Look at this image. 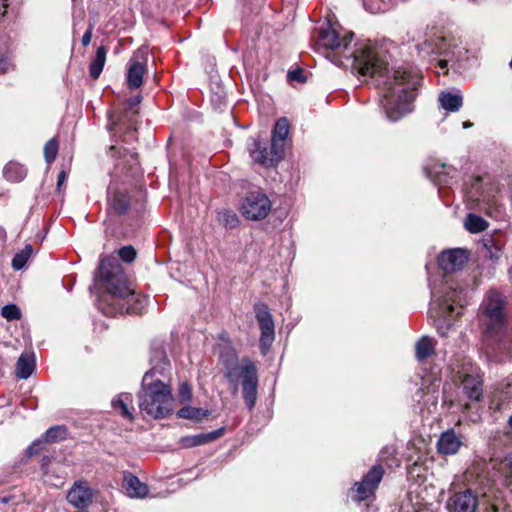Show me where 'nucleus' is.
Listing matches in <instances>:
<instances>
[{
    "label": "nucleus",
    "instance_id": "nucleus-1",
    "mask_svg": "<svg viewBox=\"0 0 512 512\" xmlns=\"http://www.w3.org/2000/svg\"><path fill=\"white\" fill-rule=\"evenodd\" d=\"M98 270L99 279L107 291V295L100 301L103 313L109 316L138 313L141 301L118 260L114 257L105 258L100 262Z\"/></svg>",
    "mask_w": 512,
    "mask_h": 512
},
{
    "label": "nucleus",
    "instance_id": "nucleus-2",
    "mask_svg": "<svg viewBox=\"0 0 512 512\" xmlns=\"http://www.w3.org/2000/svg\"><path fill=\"white\" fill-rule=\"evenodd\" d=\"M380 104L387 119L396 122L413 110L420 79L410 71L397 69L379 84Z\"/></svg>",
    "mask_w": 512,
    "mask_h": 512
},
{
    "label": "nucleus",
    "instance_id": "nucleus-3",
    "mask_svg": "<svg viewBox=\"0 0 512 512\" xmlns=\"http://www.w3.org/2000/svg\"><path fill=\"white\" fill-rule=\"evenodd\" d=\"M154 372L144 374L141 389L138 392L139 408L146 415L154 418H164L172 411L171 389L163 381L154 379Z\"/></svg>",
    "mask_w": 512,
    "mask_h": 512
},
{
    "label": "nucleus",
    "instance_id": "nucleus-4",
    "mask_svg": "<svg viewBox=\"0 0 512 512\" xmlns=\"http://www.w3.org/2000/svg\"><path fill=\"white\" fill-rule=\"evenodd\" d=\"M225 377L237 391L238 381L241 383L242 395L249 410L255 406L258 391V370L255 363L249 358H243L240 363L233 367H227Z\"/></svg>",
    "mask_w": 512,
    "mask_h": 512
},
{
    "label": "nucleus",
    "instance_id": "nucleus-5",
    "mask_svg": "<svg viewBox=\"0 0 512 512\" xmlns=\"http://www.w3.org/2000/svg\"><path fill=\"white\" fill-rule=\"evenodd\" d=\"M481 322L485 326V334L493 337L500 335L505 327L504 300L496 291L488 293L482 303Z\"/></svg>",
    "mask_w": 512,
    "mask_h": 512
},
{
    "label": "nucleus",
    "instance_id": "nucleus-6",
    "mask_svg": "<svg viewBox=\"0 0 512 512\" xmlns=\"http://www.w3.org/2000/svg\"><path fill=\"white\" fill-rule=\"evenodd\" d=\"M352 67L362 76L375 77L386 70V63L370 47H361L353 53Z\"/></svg>",
    "mask_w": 512,
    "mask_h": 512
},
{
    "label": "nucleus",
    "instance_id": "nucleus-7",
    "mask_svg": "<svg viewBox=\"0 0 512 512\" xmlns=\"http://www.w3.org/2000/svg\"><path fill=\"white\" fill-rule=\"evenodd\" d=\"M271 210V202L266 194L261 191H251L243 199L241 204L242 215L252 221L266 218Z\"/></svg>",
    "mask_w": 512,
    "mask_h": 512
},
{
    "label": "nucleus",
    "instance_id": "nucleus-8",
    "mask_svg": "<svg viewBox=\"0 0 512 512\" xmlns=\"http://www.w3.org/2000/svg\"><path fill=\"white\" fill-rule=\"evenodd\" d=\"M479 495H486V492H473L470 488L453 492L449 495L445 508L448 512H476Z\"/></svg>",
    "mask_w": 512,
    "mask_h": 512
},
{
    "label": "nucleus",
    "instance_id": "nucleus-9",
    "mask_svg": "<svg viewBox=\"0 0 512 512\" xmlns=\"http://www.w3.org/2000/svg\"><path fill=\"white\" fill-rule=\"evenodd\" d=\"M461 301V292H457L455 289L446 292L442 297H437L436 294L433 293L431 309L435 311L437 316L443 318L444 321H449L453 317L455 305H459L460 308L463 307Z\"/></svg>",
    "mask_w": 512,
    "mask_h": 512
},
{
    "label": "nucleus",
    "instance_id": "nucleus-10",
    "mask_svg": "<svg viewBox=\"0 0 512 512\" xmlns=\"http://www.w3.org/2000/svg\"><path fill=\"white\" fill-rule=\"evenodd\" d=\"M384 475V469L381 465H374L363 477L361 482L355 483V499L363 501L374 494Z\"/></svg>",
    "mask_w": 512,
    "mask_h": 512
},
{
    "label": "nucleus",
    "instance_id": "nucleus-11",
    "mask_svg": "<svg viewBox=\"0 0 512 512\" xmlns=\"http://www.w3.org/2000/svg\"><path fill=\"white\" fill-rule=\"evenodd\" d=\"M249 153L254 162L264 166H276L284 157V154L276 150L271 144L270 150L267 149L259 139H253L249 145Z\"/></svg>",
    "mask_w": 512,
    "mask_h": 512
},
{
    "label": "nucleus",
    "instance_id": "nucleus-12",
    "mask_svg": "<svg viewBox=\"0 0 512 512\" xmlns=\"http://www.w3.org/2000/svg\"><path fill=\"white\" fill-rule=\"evenodd\" d=\"M255 316L261 330L260 347L269 348L274 341V321L268 307L263 303L254 306Z\"/></svg>",
    "mask_w": 512,
    "mask_h": 512
},
{
    "label": "nucleus",
    "instance_id": "nucleus-13",
    "mask_svg": "<svg viewBox=\"0 0 512 512\" xmlns=\"http://www.w3.org/2000/svg\"><path fill=\"white\" fill-rule=\"evenodd\" d=\"M353 33H346L343 36L337 32L335 28L328 25L326 28H322L319 31L318 44L327 50H340L347 49Z\"/></svg>",
    "mask_w": 512,
    "mask_h": 512
},
{
    "label": "nucleus",
    "instance_id": "nucleus-14",
    "mask_svg": "<svg viewBox=\"0 0 512 512\" xmlns=\"http://www.w3.org/2000/svg\"><path fill=\"white\" fill-rule=\"evenodd\" d=\"M468 260L466 252L462 249H451L442 252L438 262L440 268L446 273L456 272L464 267Z\"/></svg>",
    "mask_w": 512,
    "mask_h": 512
},
{
    "label": "nucleus",
    "instance_id": "nucleus-15",
    "mask_svg": "<svg viewBox=\"0 0 512 512\" xmlns=\"http://www.w3.org/2000/svg\"><path fill=\"white\" fill-rule=\"evenodd\" d=\"M144 49H139L129 61L127 71V85L130 89H138L143 84V77L147 72V67L144 62L139 60V56L144 54Z\"/></svg>",
    "mask_w": 512,
    "mask_h": 512
},
{
    "label": "nucleus",
    "instance_id": "nucleus-16",
    "mask_svg": "<svg viewBox=\"0 0 512 512\" xmlns=\"http://www.w3.org/2000/svg\"><path fill=\"white\" fill-rule=\"evenodd\" d=\"M92 498V490L85 482H75L67 494V501L79 510L86 509Z\"/></svg>",
    "mask_w": 512,
    "mask_h": 512
},
{
    "label": "nucleus",
    "instance_id": "nucleus-17",
    "mask_svg": "<svg viewBox=\"0 0 512 512\" xmlns=\"http://www.w3.org/2000/svg\"><path fill=\"white\" fill-rule=\"evenodd\" d=\"M462 387L470 400L480 401L482 399V378L478 373H465L462 378Z\"/></svg>",
    "mask_w": 512,
    "mask_h": 512
},
{
    "label": "nucleus",
    "instance_id": "nucleus-18",
    "mask_svg": "<svg viewBox=\"0 0 512 512\" xmlns=\"http://www.w3.org/2000/svg\"><path fill=\"white\" fill-rule=\"evenodd\" d=\"M462 441L453 429L443 432L437 442V450L443 455H453L458 452Z\"/></svg>",
    "mask_w": 512,
    "mask_h": 512
},
{
    "label": "nucleus",
    "instance_id": "nucleus-19",
    "mask_svg": "<svg viewBox=\"0 0 512 512\" xmlns=\"http://www.w3.org/2000/svg\"><path fill=\"white\" fill-rule=\"evenodd\" d=\"M123 487L131 498H144L149 493L147 484L141 482L138 477L129 472L124 473Z\"/></svg>",
    "mask_w": 512,
    "mask_h": 512
},
{
    "label": "nucleus",
    "instance_id": "nucleus-20",
    "mask_svg": "<svg viewBox=\"0 0 512 512\" xmlns=\"http://www.w3.org/2000/svg\"><path fill=\"white\" fill-rule=\"evenodd\" d=\"M289 134V122L286 118H280L275 123L272 137H271V144L273 147L278 149L279 152L284 154L285 145H286V139Z\"/></svg>",
    "mask_w": 512,
    "mask_h": 512
},
{
    "label": "nucleus",
    "instance_id": "nucleus-21",
    "mask_svg": "<svg viewBox=\"0 0 512 512\" xmlns=\"http://www.w3.org/2000/svg\"><path fill=\"white\" fill-rule=\"evenodd\" d=\"M224 433V428H220L210 433L199 434L193 436H186L181 438V446L184 448H192L196 446H200L209 442H212L222 436Z\"/></svg>",
    "mask_w": 512,
    "mask_h": 512
},
{
    "label": "nucleus",
    "instance_id": "nucleus-22",
    "mask_svg": "<svg viewBox=\"0 0 512 512\" xmlns=\"http://www.w3.org/2000/svg\"><path fill=\"white\" fill-rule=\"evenodd\" d=\"M132 403L133 397L130 393H120L112 400L111 405L123 418L133 421L134 416L130 409H133Z\"/></svg>",
    "mask_w": 512,
    "mask_h": 512
},
{
    "label": "nucleus",
    "instance_id": "nucleus-23",
    "mask_svg": "<svg viewBox=\"0 0 512 512\" xmlns=\"http://www.w3.org/2000/svg\"><path fill=\"white\" fill-rule=\"evenodd\" d=\"M107 49L104 46L97 48L95 57L90 63L89 74L91 78L98 79L106 62Z\"/></svg>",
    "mask_w": 512,
    "mask_h": 512
},
{
    "label": "nucleus",
    "instance_id": "nucleus-24",
    "mask_svg": "<svg viewBox=\"0 0 512 512\" xmlns=\"http://www.w3.org/2000/svg\"><path fill=\"white\" fill-rule=\"evenodd\" d=\"M439 102L445 110L450 112H456L461 108L463 99L462 96L459 94L442 92L439 95Z\"/></svg>",
    "mask_w": 512,
    "mask_h": 512
},
{
    "label": "nucleus",
    "instance_id": "nucleus-25",
    "mask_svg": "<svg viewBox=\"0 0 512 512\" xmlns=\"http://www.w3.org/2000/svg\"><path fill=\"white\" fill-rule=\"evenodd\" d=\"M110 207L118 214H124L129 208V198L125 192L115 190L110 197Z\"/></svg>",
    "mask_w": 512,
    "mask_h": 512
},
{
    "label": "nucleus",
    "instance_id": "nucleus-26",
    "mask_svg": "<svg viewBox=\"0 0 512 512\" xmlns=\"http://www.w3.org/2000/svg\"><path fill=\"white\" fill-rule=\"evenodd\" d=\"M4 176L11 182H20L26 176V169L17 162H9L4 167Z\"/></svg>",
    "mask_w": 512,
    "mask_h": 512
},
{
    "label": "nucleus",
    "instance_id": "nucleus-27",
    "mask_svg": "<svg viewBox=\"0 0 512 512\" xmlns=\"http://www.w3.org/2000/svg\"><path fill=\"white\" fill-rule=\"evenodd\" d=\"M434 353V343L429 337H422L415 345V356L417 360L423 361Z\"/></svg>",
    "mask_w": 512,
    "mask_h": 512
},
{
    "label": "nucleus",
    "instance_id": "nucleus-28",
    "mask_svg": "<svg viewBox=\"0 0 512 512\" xmlns=\"http://www.w3.org/2000/svg\"><path fill=\"white\" fill-rule=\"evenodd\" d=\"M445 39L442 37H437L434 40H426L420 45H418V49L420 52H424L426 54H444L445 53Z\"/></svg>",
    "mask_w": 512,
    "mask_h": 512
},
{
    "label": "nucleus",
    "instance_id": "nucleus-29",
    "mask_svg": "<svg viewBox=\"0 0 512 512\" xmlns=\"http://www.w3.org/2000/svg\"><path fill=\"white\" fill-rule=\"evenodd\" d=\"M34 360L26 355H21L16 364V375L20 379H27L34 370Z\"/></svg>",
    "mask_w": 512,
    "mask_h": 512
},
{
    "label": "nucleus",
    "instance_id": "nucleus-30",
    "mask_svg": "<svg viewBox=\"0 0 512 512\" xmlns=\"http://www.w3.org/2000/svg\"><path fill=\"white\" fill-rule=\"evenodd\" d=\"M209 415L208 410H203L196 407L185 406L177 412V417L183 419H190L194 421H201Z\"/></svg>",
    "mask_w": 512,
    "mask_h": 512
},
{
    "label": "nucleus",
    "instance_id": "nucleus-31",
    "mask_svg": "<svg viewBox=\"0 0 512 512\" xmlns=\"http://www.w3.org/2000/svg\"><path fill=\"white\" fill-rule=\"evenodd\" d=\"M67 437V428L62 425H56L50 427L45 434L43 435V440L45 443H55L66 439Z\"/></svg>",
    "mask_w": 512,
    "mask_h": 512
},
{
    "label": "nucleus",
    "instance_id": "nucleus-32",
    "mask_svg": "<svg viewBox=\"0 0 512 512\" xmlns=\"http://www.w3.org/2000/svg\"><path fill=\"white\" fill-rule=\"evenodd\" d=\"M465 228L471 233H479L487 228V222L480 216L468 214L465 221Z\"/></svg>",
    "mask_w": 512,
    "mask_h": 512
},
{
    "label": "nucleus",
    "instance_id": "nucleus-33",
    "mask_svg": "<svg viewBox=\"0 0 512 512\" xmlns=\"http://www.w3.org/2000/svg\"><path fill=\"white\" fill-rule=\"evenodd\" d=\"M32 254H33L32 245L26 244L25 247L13 257L12 267L15 270L22 269L26 265L28 259L31 257Z\"/></svg>",
    "mask_w": 512,
    "mask_h": 512
},
{
    "label": "nucleus",
    "instance_id": "nucleus-34",
    "mask_svg": "<svg viewBox=\"0 0 512 512\" xmlns=\"http://www.w3.org/2000/svg\"><path fill=\"white\" fill-rule=\"evenodd\" d=\"M218 221L227 229H233L238 226L239 219L235 212L223 210L218 212Z\"/></svg>",
    "mask_w": 512,
    "mask_h": 512
},
{
    "label": "nucleus",
    "instance_id": "nucleus-35",
    "mask_svg": "<svg viewBox=\"0 0 512 512\" xmlns=\"http://www.w3.org/2000/svg\"><path fill=\"white\" fill-rule=\"evenodd\" d=\"M499 471L505 478V485H512V455H508L501 461L499 465Z\"/></svg>",
    "mask_w": 512,
    "mask_h": 512
},
{
    "label": "nucleus",
    "instance_id": "nucleus-36",
    "mask_svg": "<svg viewBox=\"0 0 512 512\" xmlns=\"http://www.w3.org/2000/svg\"><path fill=\"white\" fill-rule=\"evenodd\" d=\"M44 157L48 164L52 163L58 153V141L56 138L50 139L44 146Z\"/></svg>",
    "mask_w": 512,
    "mask_h": 512
},
{
    "label": "nucleus",
    "instance_id": "nucleus-37",
    "mask_svg": "<svg viewBox=\"0 0 512 512\" xmlns=\"http://www.w3.org/2000/svg\"><path fill=\"white\" fill-rule=\"evenodd\" d=\"M1 316L7 321L19 320L21 311L15 304H8L2 307Z\"/></svg>",
    "mask_w": 512,
    "mask_h": 512
},
{
    "label": "nucleus",
    "instance_id": "nucleus-38",
    "mask_svg": "<svg viewBox=\"0 0 512 512\" xmlns=\"http://www.w3.org/2000/svg\"><path fill=\"white\" fill-rule=\"evenodd\" d=\"M118 255L122 261L132 263L136 258L137 252L133 246L127 245L119 249Z\"/></svg>",
    "mask_w": 512,
    "mask_h": 512
},
{
    "label": "nucleus",
    "instance_id": "nucleus-39",
    "mask_svg": "<svg viewBox=\"0 0 512 512\" xmlns=\"http://www.w3.org/2000/svg\"><path fill=\"white\" fill-rule=\"evenodd\" d=\"M179 398L183 402H189L192 399V390L188 383H182L180 385Z\"/></svg>",
    "mask_w": 512,
    "mask_h": 512
},
{
    "label": "nucleus",
    "instance_id": "nucleus-40",
    "mask_svg": "<svg viewBox=\"0 0 512 512\" xmlns=\"http://www.w3.org/2000/svg\"><path fill=\"white\" fill-rule=\"evenodd\" d=\"M44 440L43 439H37L35 440L28 448H27V454L29 456H33V455H36L38 454L40 451L43 450V445H44Z\"/></svg>",
    "mask_w": 512,
    "mask_h": 512
},
{
    "label": "nucleus",
    "instance_id": "nucleus-41",
    "mask_svg": "<svg viewBox=\"0 0 512 512\" xmlns=\"http://www.w3.org/2000/svg\"><path fill=\"white\" fill-rule=\"evenodd\" d=\"M303 73L304 70L302 68H297L293 71H289L287 77L291 81H298L303 83L306 81V78L304 77Z\"/></svg>",
    "mask_w": 512,
    "mask_h": 512
},
{
    "label": "nucleus",
    "instance_id": "nucleus-42",
    "mask_svg": "<svg viewBox=\"0 0 512 512\" xmlns=\"http://www.w3.org/2000/svg\"><path fill=\"white\" fill-rule=\"evenodd\" d=\"M93 25L90 24L86 32L83 34L81 42L83 46H88L92 39Z\"/></svg>",
    "mask_w": 512,
    "mask_h": 512
},
{
    "label": "nucleus",
    "instance_id": "nucleus-43",
    "mask_svg": "<svg viewBox=\"0 0 512 512\" xmlns=\"http://www.w3.org/2000/svg\"><path fill=\"white\" fill-rule=\"evenodd\" d=\"M10 66L11 64L8 58L3 55H0V73H6L9 70Z\"/></svg>",
    "mask_w": 512,
    "mask_h": 512
},
{
    "label": "nucleus",
    "instance_id": "nucleus-44",
    "mask_svg": "<svg viewBox=\"0 0 512 512\" xmlns=\"http://www.w3.org/2000/svg\"><path fill=\"white\" fill-rule=\"evenodd\" d=\"M8 8L7 0H0V20L6 15Z\"/></svg>",
    "mask_w": 512,
    "mask_h": 512
},
{
    "label": "nucleus",
    "instance_id": "nucleus-45",
    "mask_svg": "<svg viewBox=\"0 0 512 512\" xmlns=\"http://www.w3.org/2000/svg\"><path fill=\"white\" fill-rule=\"evenodd\" d=\"M66 178H67V173L64 170L60 171V173L58 174V179H57V187L58 188H60L64 184Z\"/></svg>",
    "mask_w": 512,
    "mask_h": 512
},
{
    "label": "nucleus",
    "instance_id": "nucleus-46",
    "mask_svg": "<svg viewBox=\"0 0 512 512\" xmlns=\"http://www.w3.org/2000/svg\"><path fill=\"white\" fill-rule=\"evenodd\" d=\"M139 102H140L139 98L130 99V100H128V105L130 108H132L133 106H136Z\"/></svg>",
    "mask_w": 512,
    "mask_h": 512
},
{
    "label": "nucleus",
    "instance_id": "nucleus-47",
    "mask_svg": "<svg viewBox=\"0 0 512 512\" xmlns=\"http://www.w3.org/2000/svg\"><path fill=\"white\" fill-rule=\"evenodd\" d=\"M439 66L444 69L447 67V61L446 60H440L439 61Z\"/></svg>",
    "mask_w": 512,
    "mask_h": 512
},
{
    "label": "nucleus",
    "instance_id": "nucleus-48",
    "mask_svg": "<svg viewBox=\"0 0 512 512\" xmlns=\"http://www.w3.org/2000/svg\"><path fill=\"white\" fill-rule=\"evenodd\" d=\"M472 126V123L471 122H464L463 123V128H468V127H471Z\"/></svg>",
    "mask_w": 512,
    "mask_h": 512
},
{
    "label": "nucleus",
    "instance_id": "nucleus-49",
    "mask_svg": "<svg viewBox=\"0 0 512 512\" xmlns=\"http://www.w3.org/2000/svg\"><path fill=\"white\" fill-rule=\"evenodd\" d=\"M508 425L510 428H512V415L510 416V418L508 420Z\"/></svg>",
    "mask_w": 512,
    "mask_h": 512
},
{
    "label": "nucleus",
    "instance_id": "nucleus-50",
    "mask_svg": "<svg viewBox=\"0 0 512 512\" xmlns=\"http://www.w3.org/2000/svg\"><path fill=\"white\" fill-rule=\"evenodd\" d=\"M469 407H470V406H469L468 404H466V405L464 406V411L468 410V409H469Z\"/></svg>",
    "mask_w": 512,
    "mask_h": 512
},
{
    "label": "nucleus",
    "instance_id": "nucleus-51",
    "mask_svg": "<svg viewBox=\"0 0 512 512\" xmlns=\"http://www.w3.org/2000/svg\"><path fill=\"white\" fill-rule=\"evenodd\" d=\"M115 149H116V147H115V146H111V147H110V150H111V151H114Z\"/></svg>",
    "mask_w": 512,
    "mask_h": 512
}]
</instances>
